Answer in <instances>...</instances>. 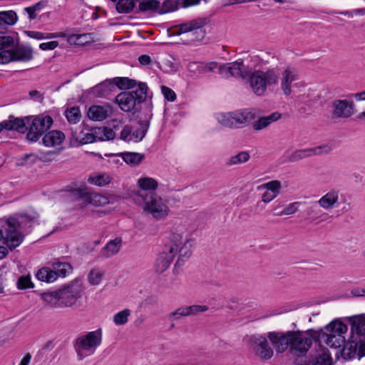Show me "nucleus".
Returning <instances> with one entry per match:
<instances>
[{
	"mask_svg": "<svg viewBox=\"0 0 365 365\" xmlns=\"http://www.w3.org/2000/svg\"><path fill=\"white\" fill-rule=\"evenodd\" d=\"M158 184H136L129 197L135 202L143 204L145 212L155 220H161L168 217L171 210L168 201L155 193Z\"/></svg>",
	"mask_w": 365,
	"mask_h": 365,
	"instance_id": "nucleus-1",
	"label": "nucleus"
},
{
	"mask_svg": "<svg viewBox=\"0 0 365 365\" xmlns=\"http://www.w3.org/2000/svg\"><path fill=\"white\" fill-rule=\"evenodd\" d=\"M83 289L79 280H73L59 289L41 294V299L51 308H67L77 305Z\"/></svg>",
	"mask_w": 365,
	"mask_h": 365,
	"instance_id": "nucleus-2",
	"label": "nucleus"
},
{
	"mask_svg": "<svg viewBox=\"0 0 365 365\" xmlns=\"http://www.w3.org/2000/svg\"><path fill=\"white\" fill-rule=\"evenodd\" d=\"M34 219L27 215L9 218L3 225V229H0V240H4L10 250L16 248L22 242L24 238L19 230L23 229Z\"/></svg>",
	"mask_w": 365,
	"mask_h": 365,
	"instance_id": "nucleus-3",
	"label": "nucleus"
},
{
	"mask_svg": "<svg viewBox=\"0 0 365 365\" xmlns=\"http://www.w3.org/2000/svg\"><path fill=\"white\" fill-rule=\"evenodd\" d=\"M13 37L10 36H0V63L10 61H29L33 58L31 48L26 46L14 47Z\"/></svg>",
	"mask_w": 365,
	"mask_h": 365,
	"instance_id": "nucleus-4",
	"label": "nucleus"
},
{
	"mask_svg": "<svg viewBox=\"0 0 365 365\" xmlns=\"http://www.w3.org/2000/svg\"><path fill=\"white\" fill-rule=\"evenodd\" d=\"M247 81L252 91L257 96H263L268 87L277 84L279 73L276 68L250 70Z\"/></svg>",
	"mask_w": 365,
	"mask_h": 365,
	"instance_id": "nucleus-5",
	"label": "nucleus"
},
{
	"mask_svg": "<svg viewBox=\"0 0 365 365\" xmlns=\"http://www.w3.org/2000/svg\"><path fill=\"white\" fill-rule=\"evenodd\" d=\"M102 341L101 329L87 332L77 338L75 349L78 359L82 360L86 356L94 354Z\"/></svg>",
	"mask_w": 365,
	"mask_h": 365,
	"instance_id": "nucleus-6",
	"label": "nucleus"
},
{
	"mask_svg": "<svg viewBox=\"0 0 365 365\" xmlns=\"http://www.w3.org/2000/svg\"><path fill=\"white\" fill-rule=\"evenodd\" d=\"M66 196L72 200L79 201L82 207L88 205L102 207L109 203V200L106 196L98 193H91L83 185L66 190Z\"/></svg>",
	"mask_w": 365,
	"mask_h": 365,
	"instance_id": "nucleus-7",
	"label": "nucleus"
},
{
	"mask_svg": "<svg viewBox=\"0 0 365 365\" xmlns=\"http://www.w3.org/2000/svg\"><path fill=\"white\" fill-rule=\"evenodd\" d=\"M27 123L26 138L30 142L37 141L53 125V118L48 115L26 117Z\"/></svg>",
	"mask_w": 365,
	"mask_h": 365,
	"instance_id": "nucleus-8",
	"label": "nucleus"
},
{
	"mask_svg": "<svg viewBox=\"0 0 365 365\" xmlns=\"http://www.w3.org/2000/svg\"><path fill=\"white\" fill-rule=\"evenodd\" d=\"M255 118L254 113L248 110L220 113L217 120L222 125L228 128L242 127L250 123Z\"/></svg>",
	"mask_w": 365,
	"mask_h": 365,
	"instance_id": "nucleus-9",
	"label": "nucleus"
},
{
	"mask_svg": "<svg viewBox=\"0 0 365 365\" xmlns=\"http://www.w3.org/2000/svg\"><path fill=\"white\" fill-rule=\"evenodd\" d=\"M168 247H172L174 257L179 255L176 264L181 265V262L189 258L192 254V245L190 240L179 233H173L167 242Z\"/></svg>",
	"mask_w": 365,
	"mask_h": 365,
	"instance_id": "nucleus-10",
	"label": "nucleus"
},
{
	"mask_svg": "<svg viewBox=\"0 0 365 365\" xmlns=\"http://www.w3.org/2000/svg\"><path fill=\"white\" fill-rule=\"evenodd\" d=\"M206 24L207 19L205 18L195 19L177 26L175 33L177 35L190 33L192 41H201L205 36L204 26Z\"/></svg>",
	"mask_w": 365,
	"mask_h": 365,
	"instance_id": "nucleus-11",
	"label": "nucleus"
},
{
	"mask_svg": "<svg viewBox=\"0 0 365 365\" xmlns=\"http://www.w3.org/2000/svg\"><path fill=\"white\" fill-rule=\"evenodd\" d=\"M312 344V336L308 332L292 331L290 344L291 354L296 356L304 355Z\"/></svg>",
	"mask_w": 365,
	"mask_h": 365,
	"instance_id": "nucleus-12",
	"label": "nucleus"
},
{
	"mask_svg": "<svg viewBox=\"0 0 365 365\" xmlns=\"http://www.w3.org/2000/svg\"><path fill=\"white\" fill-rule=\"evenodd\" d=\"M116 86L120 89H130L135 88L130 93H133V97L138 103L143 102L148 96V86L145 83L137 82L135 80L127 77H121L115 79Z\"/></svg>",
	"mask_w": 365,
	"mask_h": 365,
	"instance_id": "nucleus-13",
	"label": "nucleus"
},
{
	"mask_svg": "<svg viewBox=\"0 0 365 365\" xmlns=\"http://www.w3.org/2000/svg\"><path fill=\"white\" fill-rule=\"evenodd\" d=\"M250 70L241 60L223 63L219 66V73L225 78L234 77L247 79Z\"/></svg>",
	"mask_w": 365,
	"mask_h": 365,
	"instance_id": "nucleus-14",
	"label": "nucleus"
},
{
	"mask_svg": "<svg viewBox=\"0 0 365 365\" xmlns=\"http://www.w3.org/2000/svg\"><path fill=\"white\" fill-rule=\"evenodd\" d=\"M332 119H347L356 113L355 105L352 100L334 99L331 103Z\"/></svg>",
	"mask_w": 365,
	"mask_h": 365,
	"instance_id": "nucleus-15",
	"label": "nucleus"
},
{
	"mask_svg": "<svg viewBox=\"0 0 365 365\" xmlns=\"http://www.w3.org/2000/svg\"><path fill=\"white\" fill-rule=\"evenodd\" d=\"M342 355L344 358H361L365 356V341L361 336L352 337L343 346Z\"/></svg>",
	"mask_w": 365,
	"mask_h": 365,
	"instance_id": "nucleus-16",
	"label": "nucleus"
},
{
	"mask_svg": "<svg viewBox=\"0 0 365 365\" xmlns=\"http://www.w3.org/2000/svg\"><path fill=\"white\" fill-rule=\"evenodd\" d=\"M292 331L285 332L280 331H269L267 332V338L272 343L277 353H283L290 344Z\"/></svg>",
	"mask_w": 365,
	"mask_h": 365,
	"instance_id": "nucleus-17",
	"label": "nucleus"
},
{
	"mask_svg": "<svg viewBox=\"0 0 365 365\" xmlns=\"http://www.w3.org/2000/svg\"><path fill=\"white\" fill-rule=\"evenodd\" d=\"M252 349L255 354L262 359H269L274 354L273 349L268 343L267 333L254 337Z\"/></svg>",
	"mask_w": 365,
	"mask_h": 365,
	"instance_id": "nucleus-18",
	"label": "nucleus"
},
{
	"mask_svg": "<svg viewBox=\"0 0 365 365\" xmlns=\"http://www.w3.org/2000/svg\"><path fill=\"white\" fill-rule=\"evenodd\" d=\"M172 252V247H168L166 243L155 261L154 267L156 272L163 273L168 269L175 257Z\"/></svg>",
	"mask_w": 365,
	"mask_h": 365,
	"instance_id": "nucleus-19",
	"label": "nucleus"
},
{
	"mask_svg": "<svg viewBox=\"0 0 365 365\" xmlns=\"http://www.w3.org/2000/svg\"><path fill=\"white\" fill-rule=\"evenodd\" d=\"M113 112V110L112 106L108 103H106L102 106H91L88 108L87 115L88 117L92 120L102 121L110 117Z\"/></svg>",
	"mask_w": 365,
	"mask_h": 365,
	"instance_id": "nucleus-20",
	"label": "nucleus"
},
{
	"mask_svg": "<svg viewBox=\"0 0 365 365\" xmlns=\"http://www.w3.org/2000/svg\"><path fill=\"white\" fill-rule=\"evenodd\" d=\"M151 118L152 113L150 110H148V111L144 115V118H140L138 121V128L135 130H132V135L130 139L133 142L138 143L144 138L149 128L150 120Z\"/></svg>",
	"mask_w": 365,
	"mask_h": 365,
	"instance_id": "nucleus-21",
	"label": "nucleus"
},
{
	"mask_svg": "<svg viewBox=\"0 0 365 365\" xmlns=\"http://www.w3.org/2000/svg\"><path fill=\"white\" fill-rule=\"evenodd\" d=\"M347 331L346 324L338 320H334L328 324L324 329L318 333L319 339H324L326 336H332L336 334L344 335Z\"/></svg>",
	"mask_w": 365,
	"mask_h": 365,
	"instance_id": "nucleus-22",
	"label": "nucleus"
},
{
	"mask_svg": "<svg viewBox=\"0 0 365 365\" xmlns=\"http://www.w3.org/2000/svg\"><path fill=\"white\" fill-rule=\"evenodd\" d=\"M297 72L292 67H287L282 73L281 78V88L283 93L288 96L292 93V83L297 80Z\"/></svg>",
	"mask_w": 365,
	"mask_h": 365,
	"instance_id": "nucleus-23",
	"label": "nucleus"
},
{
	"mask_svg": "<svg viewBox=\"0 0 365 365\" xmlns=\"http://www.w3.org/2000/svg\"><path fill=\"white\" fill-rule=\"evenodd\" d=\"M133 93L130 92H123L116 96V102L120 108L124 112L133 110L138 102L133 96Z\"/></svg>",
	"mask_w": 365,
	"mask_h": 365,
	"instance_id": "nucleus-24",
	"label": "nucleus"
},
{
	"mask_svg": "<svg viewBox=\"0 0 365 365\" xmlns=\"http://www.w3.org/2000/svg\"><path fill=\"white\" fill-rule=\"evenodd\" d=\"M280 188V184H262L257 187V190L263 191L262 195V202L267 203L277 197Z\"/></svg>",
	"mask_w": 365,
	"mask_h": 365,
	"instance_id": "nucleus-25",
	"label": "nucleus"
},
{
	"mask_svg": "<svg viewBox=\"0 0 365 365\" xmlns=\"http://www.w3.org/2000/svg\"><path fill=\"white\" fill-rule=\"evenodd\" d=\"M5 130H16L19 133H24L27 130V123L26 118L24 119L9 116L4 120Z\"/></svg>",
	"mask_w": 365,
	"mask_h": 365,
	"instance_id": "nucleus-26",
	"label": "nucleus"
},
{
	"mask_svg": "<svg viewBox=\"0 0 365 365\" xmlns=\"http://www.w3.org/2000/svg\"><path fill=\"white\" fill-rule=\"evenodd\" d=\"M339 192L336 190H331L324 195H323L318 201L317 203L319 206L325 210H330L336 207L339 201Z\"/></svg>",
	"mask_w": 365,
	"mask_h": 365,
	"instance_id": "nucleus-27",
	"label": "nucleus"
},
{
	"mask_svg": "<svg viewBox=\"0 0 365 365\" xmlns=\"http://www.w3.org/2000/svg\"><path fill=\"white\" fill-rule=\"evenodd\" d=\"M281 116L282 115L279 112H274L269 115L260 117L252 124V128L255 130H261L278 120Z\"/></svg>",
	"mask_w": 365,
	"mask_h": 365,
	"instance_id": "nucleus-28",
	"label": "nucleus"
},
{
	"mask_svg": "<svg viewBox=\"0 0 365 365\" xmlns=\"http://www.w3.org/2000/svg\"><path fill=\"white\" fill-rule=\"evenodd\" d=\"M65 138L63 133L59 130H51L43 138V143L47 147L60 145Z\"/></svg>",
	"mask_w": 365,
	"mask_h": 365,
	"instance_id": "nucleus-29",
	"label": "nucleus"
},
{
	"mask_svg": "<svg viewBox=\"0 0 365 365\" xmlns=\"http://www.w3.org/2000/svg\"><path fill=\"white\" fill-rule=\"evenodd\" d=\"M122 246V240L120 238L116 237L110 240L106 246L101 250L102 256L108 258L117 254Z\"/></svg>",
	"mask_w": 365,
	"mask_h": 365,
	"instance_id": "nucleus-30",
	"label": "nucleus"
},
{
	"mask_svg": "<svg viewBox=\"0 0 365 365\" xmlns=\"http://www.w3.org/2000/svg\"><path fill=\"white\" fill-rule=\"evenodd\" d=\"M351 326V331L359 335L365 334V314H359L349 317Z\"/></svg>",
	"mask_w": 365,
	"mask_h": 365,
	"instance_id": "nucleus-31",
	"label": "nucleus"
},
{
	"mask_svg": "<svg viewBox=\"0 0 365 365\" xmlns=\"http://www.w3.org/2000/svg\"><path fill=\"white\" fill-rule=\"evenodd\" d=\"M140 12H157L159 14L160 1L159 0H136Z\"/></svg>",
	"mask_w": 365,
	"mask_h": 365,
	"instance_id": "nucleus-32",
	"label": "nucleus"
},
{
	"mask_svg": "<svg viewBox=\"0 0 365 365\" xmlns=\"http://www.w3.org/2000/svg\"><path fill=\"white\" fill-rule=\"evenodd\" d=\"M307 215L309 220L318 222L325 221L329 218L328 214L317 208L315 205H312L307 208Z\"/></svg>",
	"mask_w": 365,
	"mask_h": 365,
	"instance_id": "nucleus-33",
	"label": "nucleus"
},
{
	"mask_svg": "<svg viewBox=\"0 0 365 365\" xmlns=\"http://www.w3.org/2000/svg\"><path fill=\"white\" fill-rule=\"evenodd\" d=\"M67 42L71 45L82 46L89 42L91 36L89 34H71L67 36L66 34Z\"/></svg>",
	"mask_w": 365,
	"mask_h": 365,
	"instance_id": "nucleus-34",
	"label": "nucleus"
},
{
	"mask_svg": "<svg viewBox=\"0 0 365 365\" xmlns=\"http://www.w3.org/2000/svg\"><path fill=\"white\" fill-rule=\"evenodd\" d=\"M36 277L40 281L51 283L56 280V274L53 268L43 267L36 273Z\"/></svg>",
	"mask_w": 365,
	"mask_h": 365,
	"instance_id": "nucleus-35",
	"label": "nucleus"
},
{
	"mask_svg": "<svg viewBox=\"0 0 365 365\" xmlns=\"http://www.w3.org/2000/svg\"><path fill=\"white\" fill-rule=\"evenodd\" d=\"M122 159L131 166L139 164L144 158V155L138 153L125 152L119 154Z\"/></svg>",
	"mask_w": 365,
	"mask_h": 365,
	"instance_id": "nucleus-36",
	"label": "nucleus"
},
{
	"mask_svg": "<svg viewBox=\"0 0 365 365\" xmlns=\"http://www.w3.org/2000/svg\"><path fill=\"white\" fill-rule=\"evenodd\" d=\"M52 268L53 272L56 274V279L58 277H65L68 274L72 271V267L70 264L67 262H56L53 263Z\"/></svg>",
	"mask_w": 365,
	"mask_h": 365,
	"instance_id": "nucleus-37",
	"label": "nucleus"
},
{
	"mask_svg": "<svg viewBox=\"0 0 365 365\" xmlns=\"http://www.w3.org/2000/svg\"><path fill=\"white\" fill-rule=\"evenodd\" d=\"M319 339L331 348H341L345 344V337L344 335L336 334L333 338L332 336H326L324 339Z\"/></svg>",
	"mask_w": 365,
	"mask_h": 365,
	"instance_id": "nucleus-38",
	"label": "nucleus"
},
{
	"mask_svg": "<svg viewBox=\"0 0 365 365\" xmlns=\"http://www.w3.org/2000/svg\"><path fill=\"white\" fill-rule=\"evenodd\" d=\"M96 134L98 136V140H109L115 138V134L110 128L98 127L96 128Z\"/></svg>",
	"mask_w": 365,
	"mask_h": 365,
	"instance_id": "nucleus-39",
	"label": "nucleus"
},
{
	"mask_svg": "<svg viewBox=\"0 0 365 365\" xmlns=\"http://www.w3.org/2000/svg\"><path fill=\"white\" fill-rule=\"evenodd\" d=\"M65 115L70 123H77L81 118L79 108L75 106L68 108L65 111Z\"/></svg>",
	"mask_w": 365,
	"mask_h": 365,
	"instance_id": "nucleus-40",
	"label": "nucleus"
},
{
	"mask_svg": "<svg viewBox=\"0 0 365 365\" xmlns=\"http://www.w3.org/2000/svg\"><path fill=\"white\" fill-rule=\"evenodd\" d=\"M250 158V155L247 152L242 151L238 154L230 157L227 161V165H237L247 162Z\"/></svg>",
	"mask_w": 365,
	"mask_h": 365,
	"instance_id": "nucleus-41",
	"label": "nucleus"
},
{
	"mask_svg": "<svg viewBox=\"0 0 365 365\" xmlns=\"http://www.w3.org/2000/svg\"><path fill=\"white\" fill-rule=\"evenodd\" d=\"M178 8V3L177 0H164L160 3L159 14H163L177 10Z\"/></svg>",
	"mask_w": 365,
	"mask_h": 365,
	"instance_id": "nucleus-42",
	"label": "nucleus"
},
{
	"mask_svg": "<svg viewBox=\"0 0 365 365\" xmlns=\"http://www.w3.org/2000/svg\"><path fill=\"white\" fill-rule=\"evenodd\" d=\"M309 157H312L309 148L297 150L289 155V161L296 162Z\"/></svg>",
	"mask_w": 365,
	"mask_h": 365,
	"instance_id": "nucleus-43",
	"label": "nucleus"
},
{
	"mask_svg": "<svg viewBox=\"0 0 365 365\" xmlns=\"http://www.w3.org/2000/svg\"><path fill=\"white\" fill-rule=\"evenodd\" d=\"M82 137L76 136V140L81 143H91L98 140V136L96 134V128H93L90 132L82 133Z\"/></svg>",
	"mask_w": 365,
	"mask_h": 365,
	"instance_id": "nucleus-44",
	"label": "nucleus"
},
{
	"mask_svg": "<svg viewBox=\"0 0 365 365\" xmlns=\"http://www.w3.org/2000/svg\"><path fill=\"white\" fill-rule=\"evenodd\" d=\"M110 175L106 173H93L88 178V182H110Z\"/></svg>",
	"mask_w": 365,
	"mask_h": 365,
	"instance_id": "nucleus-45",
	"label": "nucleus"
},
{
	"mask_svg": "<svg viewBox=\"0 0 365 365\" xmlns=\"http://www.w3.org/2000/svg\"><path fill=\"white\" fill-rule=\"evenodd\" d=\"M130 315V311L128 309H125L113 316V322L116 325H123L128 322Z\"/></svg>",
	"mask_w": 365,
	"mask_h": 365,
	"instance_id": "nucleus-46",
	"label": "nucleus"
},
{
	"mask_svg": "<svg viewBox=\"0 0 365 365\" xmlns=\"http://www.w3.org/2000/svg\"><path fill=\"white\" fill-rule=\"evenodd\" d=\"M17 21L16 14L14 11L0 13V23L4 22L7 25H14Z\"/></svg>",
	"mask_w": 365,
	"mask_h": 365,
	"instance_id": "nucleus-47",
	"label": "nucleus"
},
{
	"mask_svg": "<svg viewBox=\"0 0 365 365\" xmlns=\"http://www.w3.org/2000/svg\"><path fill=\"white\" fill-rule=\"evenodd\" d=\"M29 36L36 39L43 38H51L56 37H64L66 34L64 33H51V34H43L38 31H29Z\"/></svg>",
	"mask_w": 365,
	"mask_h": 365,
	"instance_id": "nucleus-48",
	"label": "nucleus"
},
{
	"mask_svg": "<svg viewBox=\"0 0 365 365\" xmlns=\"http://www.w3.org/2000/svg\"><path fill=\"white\" fill-rule=\"evenodd\" d=\"M332 359L328 351H323L315 359L313 365H331Z\"/></svg>",
	"mask_w": 365,
	"mask_h": 365,
	"instance_id": "nucleus-49",
	"label": "nucleus"
},
{
	"mask_svg": "<svg viewBox=\"0 0 365 365\" xmlns=\"http://www.w3.org/2000/svg\"><path fill=\"white\" fill-rule=\"evenodd\" d=\"M311 156L327 155L332 150L329 145L324 144L314 148H309Z\"/></svg>",
	"mask_w": 365,
	"mask_h": 365,
	"instance_id": "nucleus-50",
	"label": "nucleus"
},
{
	"mask_svg": "<svg viewBox=\"0 0 365 365\" xmlns=\"http://www.w3.org/2000/svg\"><path fill=\"white\" fill-rule=\"evenodd\" d=\"M16 286L19 289L33 288L34 284L31 282V276L29 274L21 276L16 282Z\"/></svg>",
	"mask_w": 365,
	"mask_h": 365,
	"instance_id": "nucleus-51",
	"label": "nucleus"
},
{
	"mask_svg": "<svg viewBox=\"0 0 365 365\" xmlns=\"http://www.w3.org/2000/svg\"><path fill=\"white\" fill-rule=\"evenodd\" d=\"M190 316L189 310L187 307H181L178 308L175 311L173 312L169 315L170 320H179L182 317Z\"/></svg>",
	"mask_w": 365,
	"mask_h": 365,
	"instance_id": "nucleus-52",
	"label": "nucleus"
},
{
	"mask_svg": "<svg viewBox=\"0 0 365 365\" xmlns=\"http://www.w3.org/2000/svg\"><path fill=\"white\" fill-rule=\"evenodd\" d=\"M103 272L99 270H91L88 276L89 283L92 285L99 284L103 279Z\"/></svg>",
	"mask_w": 365,
	"mask_h": 365,
	"instance_id": "nucleus-53",
	"label": "nucleus"
},
{
	"mask_svg": "<svg viewBox=\"0 0 365 365\" xmlns=\"http://www.w3.org/2000/svg\"><path fill=\"white\" fill-rule=\"evenodd\" d=\"M302 205L301 202H294L289 204L284 210L278 214V215H289L294 214L297 210L298 207Z\"/></svg>",
	"mask_w": 365,
	"mask_h": 365,
	"instance_id": "nucleus-54",
	"label": "nucleus"
},
{
	"mask_svg": "<svg viewBox=\"0 0 365 365\" xmlns=\"http://www.w3.org/2000/svg\"><path fill=\"white\" fill-rule=\"evenodd\" d=\"M109 85L106 83H101L94 88V92L97 93L98 96L102 97L106 96L108 94Z\"/></svg>",
	"mask_w": 365,
	"mask_h": 365,
	"instance_id": "nucleus-55",
	"label": "nucleus"
},
{
	"mask_svg": "<svg viewBox=\"0 0 365 365\" xmlns=\"http://www.w3.org/2000/svg\"><path fill=\"white\" fill-rule=\"evenodd\" d=\"M162 93L165 97V98L169 101L173 102L176 99L175 93L170 88L162 86H161Z\"/></svg>",
	"mask_w": 365,
	"mask_h": 365,
	"instance_id": "nucleus-56",
	"label": "nucleus"
},
{
	"mask_svg": "<svg viewBox=\"0 0 365 365\" xmlns=\"http://www.w3.org/2000/svg\"><path fill=\"white\" fill-rule=\"evenodd\" d=\"M41 9V3L38 2L34 6L26 7L24 11L28 14L30 20L36 18V12L39 11Z\"/></svg>",
	"mask_w": 365,
	"mask_h": 365,
	"instance_id": "nucleus-57",
	"label": "nucleus"
},
{
	"mask_svg": "<svg viewBox=\"0 0 365 365\" xmlns=\"http://www.w3.org/2000/svg\"><path fill=\"white\" fill-rule=\"evenodd\" d=\"M187 307H188L190 316L197 315L199 313L205 312L208 310V307L206 305L194 304L192 306H188Z\"/></svg>",
	"mask_w": 365,
	"mask_h": 365,
	"instance_id": "nucleus-58",
	"label": "nucleus"
},
{
	"mask_svg": "<svg viewBox=\"0 0 365 365\" xmlns=\"http://www.w3.org/2000/svg\"><path fill=\"white\" fill-rule=\"evenodd\" d=\"M132 135V128L129 125H125L123 127V130L120 132V139L124 141L130 142Z\"/></svg>",
	"mask_w": 365,
	"mask_h": 365,
	"instance_id": "nucleus-59",
	"label": "nucleus"
},
{
	"mask_svg": "<svg viewBox=\"0 0 365 365\" xmlns=\"http://www.w3.org/2000/svg\"><path fill=\"white\" fill-rule=\"evenodd\" d=\"M58 46V43L56 41H52L49 42L41 43L39 45V48L43 50H53Z\"/></svg>",
	"mask_w": 365,
	"mask_h": 365,
	"instance_id": "nucleus-60",
	"label": "nucleus"
},
{
	"mask_svg": "<svg viewBox=\"0 0 365 365\" xmlns=\"http://www.w3.org/2000/svg\"><path fill=\"white\" fill-rule=\"evenodd\" d=\"M215 68H217V63L215 62H210V63L204 64L202 67V70L204 72H210V71H212Z\"/></svg>",
	"mask_w": 365,
	"mask_h": 365,
	"instance_id": "nucleus-61",
	"label": "nucleus"
},
{
	"mask_svg": "<svg viewBox=\"0 0 365 365\" xmlns=\"http://www.w3.org/2000/svg\"><path fill=\"white\" fill-rule=\"evenodd\" d=\"M138 61L141 65L145 66L150 63L151 58L148 55H141L138 57Z\"/></svg>",
	"mask_w": 365,
	"mask_h": 365,
	"instance_id": "nucleus-62",
	"label": "nucleus"
},
{
	"mask_svg": "<svg viewBox=\"0 0 365 365\" xmlns=\"http://www.w3.org/2000/svg\"><path fill=\"white\" fill-rule=\"evenodd\" d=\"M29 97L31 99L39 101L42 99L41 94L36 90L31 91L29 93Z\"/></svg>",
	"mask_w": 365,
	"mask_h": 365,
	"instance_id": "nucleus-63",
	"label": "nucleus"
},
{
	"mask_svg": "<svg viewBox=\"0 0 365 365\" xmlns=\"http://www.w3.org/2000/svg\"><path fill=\"white\" fill-rule=\"evenodd\" d=\"M353 97L356 101H365V91L354 93Z\"/></svg>",
	"mask_w": 365,
	"mask_h": 365,
	"instance_id": "nucleus-64",
	"label": "nucleus"
}]
</instances>
